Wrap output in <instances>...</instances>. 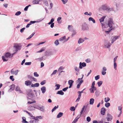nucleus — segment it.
Instances as JSON below:
<instances>
[{
  "label": "nucleus",
  "instance_id": "f257e3e1",
  "mask_svg": "<svg viewBox=\"0 0 123 123\" xmlns=\"http://www.w3.org/2000/svg\"><path fill=\"white\" fill-rule=\"evenodd\" d=\"M102 8L104 10H106L108 12L111 11H113L114 9L112 7L110 8L106 4L102 5Z\"/></svg>",
  "mask_w": 123,
  "mask_h": 123
},
{
  "label": "nucleus",
  "instance_id": "f03ea898",
  "mask_svg": "<svg viewBox=\"0 0 123 123\" xmlns=\"http://www.w3.org/2000/svg\"><path fill=\"white\" fill-rule=\"evenodd\" d=\"M81 27V29L82 30L84 31H88L89 30V28L88 26V25L85 22L82 24Z\"/></svg>",
  "mask_w": 123,
  "mask_h": 123
},
{
  "label": "nucleus",
  "instance_id": "7ed1b4c3",
  "mask_svg": "<svg viewBox=\"0 0 123 123\" xmlns=\"http://www.w3.org/2000/svg\"><path fill=\"white\" fill-rule=\"evenodd\" d=\"M11 56V54L9 52L6 53L5 55V56H2V58L3 62H6L8 61V59H6V58H10Z\"/></svg>",
  "mask_w": 123,
  "mask_h": 123
},
{
  "label": "nucleus",
  "instance_id": "20e7f679",
  "mask_svg": "<svg viewBox=\"0 0 123 123\" xmlns=\"http://www.w3.org/2000/svg\"><path fill=\"white\" fill-rule=\"evenodd\" d=\"M114 24V23L113 22V20L112 19H110L108 21V24H106L105 25V26H108L111 28L112 27L113 25Z\"/></svg>",
  "mask_w": 123,
  "mask_h": 123
},
{
  "label": "nucleus",
  "instance_id": "39448f33",
  "mask_svg": "<svg viewBox=\"0 0 123 123\" xmlns=\"http://www.w3.org/2000/svg\"><path fill=\"white\" fill-rule=\"evenodd\" d=\"M26 94L28 96L31 98H33L35 96L33 92L31 91H30L29 92H27Z\"/></svg>",
  "mask_w": 123,
  "mask_h": 123
},
{
  "label": "nucleus",
  "instance_id": "423d86ee",
  "mask_svg": "<svg viewBox=\"0 0 123 123\" xmlns=\"http://www.w3.org/2000/svg\"><path fill=\"white\" fill-rule=\"evenodd\" d=\"M119 36H113L111 37L112 39L111 40V43H113L114 41H115L116 40L119 38Z\"/></svg>",
  "mask_w": 123,
  "mask_h": 123
},
{
  "label": "nucleus",
  "instance_id": "0eeeda50",
  "mask_svg": "<svg viewBox=\"0 0 123 123\" xmlns=\"http://www.w3.org/2000/svg\"><path fill=\"white\" fill-rule=\"evenodd\" d=\"M86 64L85 62H80L79 63V68L80 69H82L83 67H84L86 66Z\"/></svg>",
  "mask_w": 123,
  "mask_h": 123
},
{
  "label": "nucleus",
  "instance_id": "6e6552de",
  "mask_svg": "<svg viewBox=\"0 0 123 123\" xmlns=\"http://www.w3.org/2000/svg\"><path fill=\"white\" fill-rule=\"evenodd\" d=\"M43 19H44V18H40L39 19L37 20L36 21H30V23L31 25V24H34L36 22H37V23L39 22H40L41 21L43 20Z\"/></svg>",
  "mask_w": 123,
  "mask_h": 123
},
{
  "label": "nucleus",
  "instance_id": "1a4fd4ad",
  "mask_svg": "<svg viewBox=\"0 0 123 123\" xmlns=\"http://www.w3.org/2000/svg\"><path fill=\"white\" fill-rule=\"evenodd\" d=\"M53 55V53L51 52H46L45 53V56L46 57H48Z\"/></svg>",
  "mask_w": 123,
  "mask_h": 123
},
{
  "label": "nucleus",
  "instance_id": "9d476101",
  "mask_svg": "<svg viewBox=\"0 0 123 123\" xmlns=\"http://www.w3.org/2000/svg\"><path fill=\"white\" fill-rule=\"evenodd\" d=\"M18 70H17L15 71H13V69H12L11 71V73L12 74H15V75H17L18 71Z\"/></svg>",
  "mask_w": 123,
  "mask_h": 123
},
{
  "label": "nucleus",
  "instance_id": "9b49d317",
  "mask_svg": "<svg viewBox=\"0 0 123 123\" xmlns=\"http://www.w3.org/2000/svg\"><path fill=\"white\" fill-rule=\"evenodd\" d=\"M80 116L81 115L77 116L72 123H76L78 121V119L80 117Z\"/></svg>",
  "mask_w": 123,
  "mask_h": 123
},
{
  "label": "nucleus",
  "instance_id": "f8f14e48",
  "mask_svg": "<svg viewBox=\"0 0 123 123\" xmlns=\"http://www.w3.org/2000/svg\"><path fill=\"white\" fill-rule=\"evenodd\" d=\"M31 83V82L30 80L25 81V84L27 86H30Z\"/></svg>",
  "mask_w": 123,
  "mask_h": 123
},
{
  "label": "nucleus",
  "instance_id": "ddd939ff",
  "mask_svg": "<svg viewBox=\"0 0 123 123\" xmlns=\"http://www.w3.org/2000/svg\"><path fill=\"white\" fill-rule=\"evenodd\" d=\"M112 116L110 114H107V118L108 121H111L112 119Z\"/></svg>",
  "mask_w": 123,
  "mask_h": 123
},
{
  "label": "nucleus",
  "instance_id": "4468645a",
  "mask_svg": "<svg viewBox=\"0 0 123 123\" xmlns=\"http://www.w3.org/2000/svg\"><path fill=\"white\" fill-rule=\"evenodd\" d=\"M106 111V109L105 108H102L101 109V114L102 115H105Z\"/></svg>",
  "mask_w": 123,
  "mask_h": 123
},
{
  "label": "nucleus",
  "instance_id": "2eb2a0df",
  "mask_svg": "<svg viewBox=\"0 0 123 123\" xmlns=\"http://www.w3.org/2000/svg\"><path fill=\"white\" fill-rule=\"evenodd\" d=\"M15 90L17 91L18 92L20 93H23V92L21 90L19 86H16Z\"/></svg>",
  "mask_w": 123,
  "mask_h": 123
},
{
  "label": "nucleus",
  "instance_id": "dca6fc26",
  "mask_svg": "<svg viewBox=\"0 0 123 123\" xmlns=\"http://www.w3.org/2000/svg\"><path fill=\"white\" fill-rule=\"evenodd\" d=\"M14 47L16 48L15 51H16L21 49L20 47L18 45H14Z\"/></svg>",
  "mask_w": 123,
  "mask_h": 123
},
{
  "label": "nucleus",
  "instance_id": "f3484780",
  "mask_svg": "<svg viewBox=\"0 0 123 123\" xmlns=\"http://www.w3.org/2000/svg\"><path fill=\"white\" fill-rule=\"evenodd\" d=\"M41 89L42 93L43 94L46 91V88L45 86H43L42 87Z\"/></svg>",
  "mask_w": 123,
  "mask_h": 123
},
{
  "label": "nucleus",
  "instance_id": "a211bd4d",
  "mask_svg": "<svg viewBox=\"0 0 123 123\" xmlns=\"http://www.w3.org/2000/svg\"><path fill=\"white\" fill-rule=\"evenodd\" d=\"M42 0H34L32 2V3L33 4H38L39 2L41 1Z\"/></svg>",
  "mask_w": 123,
  "mask_h": 123
},
{
  "label": "nucleus",
  "instance_id": "6ab92c4d",
  "mask_svg": "<svg viewBox=\"0 0 123 123\" xmlns=\"http://www.w3.org/2000/svg\"><path fill=\"white\" fill-rule=\"evenodd\" d=\"M84 41L85 40L84 39L80 38L78 41V43L80 44V43H83Z\"/></svg>",
  "mask_w": 123,
  "mask_h": 123
},
{
  "label": "nucleus",
  "instance_id": "aec40b11",
  "mask_svg": "<svg viewBox=\"0 0 123 123\" xmlns=\"http://www.w3.org/2000/svg\"><path fill=\"white\" fill-rule=\"evenodd\" d=\"M72 31V32H73L71 35V36L72 37H73V36L76 34V30L75 29H73V30Z\"/></svg>",
  "mask_w": 123,
  "mask_h": 123
},
{
  "label": "nucleus",
  "instance_id": "412c9836",
  "mask_svg": "<svg viewBox=\"0 0 123 123\" xmlns=\"http://www.w3.org/2000/svg\"><path fill=\"white\" fill-rule=\"evenodd\" d=\"M68 28L69 31H72L74 29L72 25H68Z\"/></svg>",
  "mask_w": 123,
  "mask_h": 123
},
{
  "label": "nucleus",
  "instance_id": "4be33fe9",
  "mask_svg": "<svg viewBox=\"0 0 123 123\" xmlns=\"http://www.w3.org/2000/svg\"><path fill=\"white\" fill-rule=\"evenodd\" d=\"M57 94H59L61 95H63L64 94V93L62 92V90L58 91L56 93Z\"/></svg>",
  "mask_w": 123,
  "mask_h": 123
},
{
  "label": "nucleus",
  "instance_id": "5701e85b",
  "mask_svg": "<svg viewBox=\"0 0 123 123\" xmlns=\"http://www.w3.org/2000/svg\"><path fill=\"white\" fill-rule=\"evenodd\" d=\"M39 86V84L38 83H36L34 84H32L31 85V86L32 87H38Z\"/></svg>",
  "mask_w": 123,
  "mask_h": 123
},
{
  "label": "nucleus",
  "instance_id": "b1692460",
  "mask_svg": "<svg viewBox=\"0 0 123 123\" xmlns=\"http://www.w3.org/2000/svg\"><path fill=\"white\" fill-rule=\"evenodd\" d=\"M97 88H90L89 89L90 92L91 93H94L95 90H96Z\"/></svg>",
  "mask_w": 123,
  "mask_h": 123
},
{
  "label": "nucleus",
  "instance_id": "393cba45",
  "mask_svg": "<svg viewBox=\"0 0 123 123\" xmlns=\"http://www.w3.org/2000/svg\"><path fill=\"white\" fill-rule=\"evenodd\" d=\"M63 113L61 112H59L57 116V118H59L62 117L63 116Z\"/></svg>",
  "mask_w": 123,
  "mask_h": 123
},
{
  "label": "nucleus",
  "instance_id": "a878e982",
  "mask_svg": "<svg viewBox=\"0 0 123 123\" xmlns=\"http://www.w3.org/2000/svg\"><path fill=\"white\" fill-rule=\"evenodd\" d=\"M94 99L93 98H91L90 101V105H93L94 102Z\"/></svg>",
  "mask_w": 123,
  "mask_h": 123
},
{
  "label": "nucleus",
  "instance_id": "bb28decb",
  "mask_svg": "<svg viewBox=\"0 0 123 123\" xmlns=\"http://www.w3.org/2000/svg\"><path fill=\"white\" fill-rule=\"evenodd\" d=\"M10 86L11 87H10V89L9 90H11L12 91H13L14 89L15 86L14 84H12V85L11 86Z\"/></svg>",
  "mask_w": 123,
  "mask_h": 123
},
{
  "label": "nucleus",
  "instance_id": "cd10ccee",
  "mask_svg": "<svg viewBox=\"0 0 123 123\" xmlns=\"http://www.w3.org/2000/svg\"><path fill=\"white\" fill-rule=\"evenodd\" d=\"M74 69L78 73L80 71L79 68L78 67H77L76 66H75L74 67Z\"/></svg>",
  "mask_w": 123,
  "mask_h": 123
},
{
  "label": "nucleus",
  "instance_id": "c85d7f7f",
  "mask_svg": "<svg viewBox=\"0 0 123 123\" xmlns=\"http://www.w3.org/2000/svg\"><path fill=\"white\" fill-rule=\"evenodd\" d=\"M88 20L89 21H92L93 23H95V20L92 17H90L89 18Z\"/></svg>",
  "mask_w": 123,
  "mask_h": 123
},
{
  "label": "nucleus",
  "instance_id": "c756f323",
  "mask_svg": "<svg viewBox=\"0 0 123 123\" xmlns=\"http://www.w3.org/2000/svg\"><path fill=\"white\" fill-rule=\"evenodd\" d=\"M61 85L59 84H56L55 85V86L56 87L55 89V90H57L59 89Z\"/></svg>",
  "mask_w": 123,
  "mask_h": 123
},
{
  "label": "nucleus",
  "instance_id": "7c9ffc66",
  "mask_svg": "<svg viewBox=\"0 0 123 123\" xmlns=\"http://www.w3.org/2000/svg\"><path fill=\"white\" fill-rule=\"evenodd\" d=\"M66 38V37L65 36H64L62 37H61L59 39V40L60 41H62L64 39H65Z\"/></svg>",
  "mask_w": 123,
  "mask_h": 123
},
{
  "label": "nucleus",
  "instance_id": "2f4dec72",
  "mask_svg": "<svg viewBox=\"0 0 123 123\" xmlns=\"http://www.w3.org/2000/svg\"><path fill=\"white\" fill-rule=\"evenodd\" d=\"M35 33V32H33L32 33V34L28 38L26 39L28 40L31 38L33 36V35H34Z\"/></svg>",
  "mask_w": 123,
  "mask_h": 123
},
{
  "label": "nucleus",
  "instance_id": "473e14b6",
  "mask_svg": "<svg viewBox=\"0 0 123 123\" xmlns=\"http://www.w3.org/2000/svg\"><path fill=\"white\" fill-rule=\"evenodd\" d=\"M111 45V44L109 42L106 45H105V46L106 47V48H109L110 46Z\"/></svg>",
  "mask_w": 123,
  "mask_h": 123
},
{
  "label": "nucleus",
  "instance_id": "72a5a7b5",
  "mask_svg": "<svg viewBox=\"0 0 123 123\" xmlns=\"http://www.w3.org/2000/svg\"><path fill=\"white\" fill-rule=\"evenodd\" d=\"M54 43L56 46L58 45L59 44V40L58 39L56 40L55 42Z\"/></svg>",
  "mask_w": 123,
  "mask_h": 123
},
{
  "label": "nucleus",
  "instance_id": "f704fd0d",
  "mask_svg": "<svg viewBox=\"0 0 123 123\" xmlns=\"http://www.w3.org/2000/svg\"><path fill=\"white\" fill-rule=\"evenodd\" d=\"M105 17V16H103L101 18L99 19V20L100 22H103L104 21V19Z\"/></svg>",
  "mask_w": 123,
  "mask_h": 123
},
{
  "label": "nucleus",
  "instance_id": "c9c22d12",
  "mask_svg": "<svg viewBox=\"0 0 123 123\" xmlns=\"http://www.w3.org/2000/svg\"><path fill=\"white\" fill-rule=\"evenodd\" d=\"M58 106L57 105V106H55L54 108L52 110V112H53L54 111L56 110V109L58 108Z\"/></svg>",
  "mask_w": 123,
  "mask_h": 123
},
{
  "label": "nucleus",
  "instance_id": "e433bc0d",
  "mask_svg": "<svg viewBox=\"0 0 123 123\" xmlns=\"http://www.w3.org/2000/svg\"><path fill=\"white\" fill-rule=\"evenodd\" d=\"M74 82V81L72 80H69L68 81V84L73 85V84Z\"/></svg>",
  "mask_w": 123,
  "mask_h": 123
},
{
  "label": "nucleus",
  "instance_id": "4c0bfd02",
  "mask_svg": "<svg viewBox=\"0 0 123 123\" xmlns=\"http://www.w3.org/2000/svg\"><path fill=\"white\" fill-rule=\"evenodd\" d=\"M103 83V81H100L97 83V84H98V86L99 87H100L101 86V85Z\"/></svg>",
  "mask_w": 123,
  "mask_h": 123
},
{
  "label": "nucleus",
  "instance_id": "58836bf2",
  "mask_svg": "<svg viewBox=\"0 0 123 123\" xmlns=\"http://www.w3.org/2000/svg\"><path fill=\"white\" fill-rule=\"evenodd\" d=\"M85 106H83L82 108V110L80 112V115H81L82 114V113H83V111H84V110L85 108Z\"/></svg>",
  "mask_w": 123,
  "mask_h": 123
},
{
  "label": "nucleus",
  "instance_id": "ea45409f",
  "mask_svg": "<svg viewBox=\"0 0 123 123\" xmlns=\"http://www.w3.org/2000/svg\"><path fill=\"white\" fill-rule=\"evenodd\" d=\"M110 105V104L109 103H107L105 104V106L107 108H108Z\"/></svg>",
  "mask_w": 123,
  "mask_h": 123
},
{
  "label": "nucleus",
  "instance_id": "a19ab883",
  "mask_svg": "<svg viewBox=\"0 0 123 123\" xmlns=\"http://www.w3.org/2000/svg\"><path fill=\"white\" fill-rule=\"evenodd\" d=\"M110 100V98L108 97H107V98H105V102H108Z\"/></svg>",
  "mask_w": 123,
  "mask_h": 123
},
{
  "label": "nucleus",
  "instance_id": "79ce46f5",
  "mask_svg": "<svg viewBox=\"0 0 123 123\" xmlns=\"http://www.w3.org/2000/svg\"><path fill=\"white\" fill-rule=\"evenodd\" d=\"M43 1L44 4L47 6H48V4L47 1L46 0H43Z\"/></svg>",
  "mask_w": 123,
  "mask_h": 123
},
{
  "label": "nucleus",
  "instance_id": "37998d69",
  "mask_svg": "<svg viewBox=\"0 0 123 123\" xmlns=\"http://www.w3.org/2000/svg\"><path fill=\"white\" fill-rule=\"evenodd\" d=\"M117 64L116 62H114V68L115 70H117Z\"/></svg>",
  "mask_w": 123,
  "mask_h": 123
},
{
  "label": "nucleus",
  "instance_id": "c03bdc74",
  "mask_svg": "<svg viewBox=\"0 0 123 123\" xmlns=\"http://www.w3.org/2000/svg\"><path fill=\"white\" fill-rule=\"evenodd\" d=\"M21 13V12L20 11H18L16 13L15 15L18 16Z\"/></svg>",
  "mask_w": 123,
  "mask_h": 123
},
{
  "label": "nucleus",
  "instance_id": "a18cd8bd",
  "mask_svg": "<svg viewBox=\"0 0 123 123\" xmlns=\"http://www.w3.org/2000/svg\"><path fill=\"white\" fill-rule=\"evenodd\" d=\"M29 122L30 123H37L38 122L36 120H31Z\"/></svg>",
  "mask_w": 123,
  "mask_h": 123
},
{
  "label": "nucleus",
  "instance_id": "49530a36",
  "mask_svg": "<svg viewBox=\"0 0 123 123\" xmlns=\"http://www.w3.org/2000/svg\"><path fill=\"white\" fill-rule=\"evenodd\" d=\"M46 83V80H44L43 81H42L40 83V84L41 85H43L45 84Z\"/></svg>",
  "mask_w": 123,
  "mask_h": 123
},
{
  "label": "nucleus",
  "instance_id": "de8ad7c7",
  "mask_svg": "<svg viewBox=\"0 0 123 123\" xmlns=\"http://www.w3.org/2000/svg\"><path fill=\"white\" fill-rule=\"evenodd\" d=\"M70 110L72 111H74L75 110V108L73 106L71 107L70 109Z\"/></svg>",
  "mask_w": 123,
  "mask_h": 123
},
{
  "label": "nucleus",
  "instance_id": "09e8293b",
  "mask_svg": "<svg viewBox=\"0 0 123 123\" xmlns=\"http://www.w3.org/2000/svg\"><path fill=\"white\" fill-rule=\"evenodd\" d=\"M31 62H26L25 63V65H30L31 64Z\"/></svg>",
  "mask_w": 123,
  "mask_h": 123
},
{
  "label": "nucleus",
  "instance_id": "8fccbe9b",
  "mask_svg": "<svg viewBox=\"0 0 123 123\" xmlns=\"http://www.w3.org/2000/svg\"><path fill=\"white\" fill-rule=\"evenodd\" d=\"M45 50V49H44L43 48H42L40 50L38 51L37 52V53H40L42 52L43 51H44Z\"/></svg>",
  "mask_w": 123,
  "mask_h": 123
},
{
  "label": "nucleus",
  "instance_id": "3c124183",
  "mask_svg": "<svg viewBox=\"0 0 123 123\" xmlns=\"http://www.w3.org/2000/svg\"><path fill=\"white\" fill-rule=\"evenodd\" d=\"M34 75L35 77H37L39 76V74L37 73L36 72H34Z\"/></svg>",
  "mask_w": 123,
  "mask_h": 123
},
{
  "label": "nucleus",
  "instance_id": "603ef678",
  "mask_svg": "<svg viewBox=\"0 0 123 123\" xmlns=\"http://www.w3.org/2000/svg\"><path fill=\"white\" fill-rule=\"evenodd\" d=\"M57 72V70H54V71H53V73H52L51 74V76L55 74H56V73Z\"/></svg>",
  "mask_w": 123,
  "mask_h": 123
},
{
  "label": "nucleus",
  "instance_id": "864d4df0",
  "mask_svg": "<svg viewBox=\"0 0 123 123\" xmlns=\"http://www.w3.org/2000/svg\"><path fill=\"white\" fill-rule=\"evenodd\" d=\"M64 4L66 3L68 1V0H61Z\"/></svg>",
  "mask_w": 123,
  "mask_h": 123
},
{
  "label": "nucleus",
  "instance_id": "5fc2aeb1",
  "mask_svg": "<svg viewBox=\"0 0 123 123\" xmlns=\"http://www.w3.org/2000/svg\"><path fill=\"white\" fill-rule=\"evenodd\" d=\"M95 80H98L100 78V76L99 75H97V76L95 77Z\"/></svg>",
  "mask_w": 123,
  "mask_h": 123
},
{
  "label": "nucleus",
  "instance_id": "6e6d98bb",
  "mask_svg": "<svg viewBox=\"0 0 123 123\" xmlns=\"http://www.w3.org/2000/svg\"><path fill=\"white\" fill-rule=\"evenodd\" d=\"M68 87H66L63 89L62 91L64 92H65L68 89Z\"/></svg>",
  "mask_w": 123,
  "mask_h": 123
},
{
  "label": "nucleus",
  "instance_id": "4d7b16f0",
  "mask_svg": "<svg viewBox=\"0 0 123 123\" xmlns=\"http://www.w3.org/2000/svg\"><path fill=\"white\" fill-rule=\"evenodd\" d=\"M39 109L41 111H43L44 110L43 106H42L41 107L40 106V108H39Z\"/></svg>",
  "mask_w": 123,
  "mask_h": 123
},
{
  "label": "nucleus",
  "instance_id": "13d9d810",
  "mask_svg": "<svg viewBox=\"0 0 123 123\" xmlns=\"http://www.w3.org/2000/svg\"><path fill=\"white\" fill-rule=\"evenodd\" d=\"M40 106L39 105H35V108L39 109L40 108Z\"/></svg>",
  "mask_w": 123,
  "mask_h": 123
},
{
  "label": "nucleus",
  "instance_id": "bf43d9fd",
  "mask_svg": "<svg viewBox=\"0 0 123 123\" xmlns=\"http://www.w3.org/2000/svg\"><path fill=\"white\" fill-rule=\"evenodd\" d=\"M27 77L28 79L30 80H31L32 78V77L30 75H28Z\"/></svg>",
  "mask_w": 123,
  "mask_h": 123
},
{
  "label": "nucleus",
  "instance_id": "052dcab7",
  "mask_svg": "<svg viewBox=\"0 0 123 123\" xmlns=\"http://www.w3.org/2000/svg\"><path fill=\"white\" fill-rule=\"evenodd\" d=\"M13 77V75L11 76L10 77V79L12 81H13L14 80V79Z\"/></svg>",
  "mask_w": 123,
  "mask_h": 123
},
{
  "label": "nucleus",
  "instance_id": "680f3d73",
  "mask_svg": "<svg viewBox=\"0 0 123 123\" xmlns=\"http://www.w3.org/2000/svg\"><path fill=\"white\" fill-rule=\"evenodd\" d=\"M38 59H39V61L41 62V61H42L43 60V57H41L40 58H39L36 59H35V60H37Z\"/></svg>",
  "mask_w": 123,
  "mask_h": 123
},
{
  "label": "nucleus",
  "instance_id": "e2e57ef3",
  "mask_svg": "<svg viewBox=\"0 0 123 123\" xmlns=\"http://www.w3.org/2000/svg\"><path fill=\"white\" fill-rule=\"evenodd\" d=\"M91 119V118L89 117H87L86 118L87 121L88 122L90 121Z\"/></svg>",
  "mask_w": 123,
  "mask_h": 123
},
{
  "label": "nucleus",
  "instance_id": "0e129e2a",
  "mask_svg": "<svg viewBox=\"0 0 123 123\" xmlns=\"http://www.w3.org/2000/svg\"><path fill=\"white\" fill-rule=\"evenodd\" d=\"M22 119H23V120L22 122V123H25V118L24 117H22Z\"/></svg>",
  "mask_w": 123,
  "mask_h": 123
},
{
  "label": "nucleus",
  "instance_id": "69168bd1",
  "mask_svg": "<svg viewBox=\"0 0 123 123\" xmlns=\"http://www.w3.org/2000/svg\"><path fill=\"white\" fill-rule=\"evenodd\" d=\"M25 29V27H24V28H22L20 30V32L21 33L23 32V31H24V30Z\"/></svg>",
  "mask_w": 123,
  "mask_h": 123
},
{
  "label": "nucleus",
  "instance_id": "338daca9",
  "mask_svg": "<svg viewBox=\"0 0 123 123\" xmlns=\"http://www.w3.org/2000/svg\"><path fill=\"white\" fill-rule=\"evenodd\" d=\"M31 119H34V120H37L38 121L39 120H38V119H36L35 118V117L34 116H33L32 115L31 116Z\"/></svg>",
  "mask_w": 123,
  "mask_h": 123
},
{
  "label": "nucleus",
  "instance_id": "774afa93",
  "mask_svg": "<svg viewBox=\"0 0 123 123\" xmlns=\"http://www.w3.org/2000/svg\"><path fill=\"white\" fill-rule=\"evenodd\" d=\"M106 70L107 69L105 67H104L103 68L102 71H106Z\"/></svg>",
  "mask_w": 123,
  "mask_h": 123
}]
</instances>
